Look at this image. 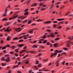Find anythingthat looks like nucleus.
Returning <instances> with one entry per match:
<instances>
[{"mask_svg": "<svg viewBox=\"0 0 73 73\" xmlns=\"http://www.w3.org/2000/svg\"><path fill=\"white\" fill-rule=\"evenodd\" d=\"M58 22L57 21H53V23H54V24H55L56 23H57Z\"/></svg>", "mask_w": 73, "mask_h": 73, "instance_id": "nucleus-31", "label": "nucleus"}, {"mask_svg": "<svg viewBox=\"0 0 73 73\" xmlns=\"http://www.w3.org/2000/svg\"><path fill=\"white\" fill-rule=\"evenodd\" d=\"M11 49H15L16 48V47L15 46H12L11 47Z\"/></svg>", "mask_w": 73, "mask_h": 73, "instance_id": "nucleus-8", "label": "nucleus"}, {"mask_svg": "<svg viewBox=\"0 0 73 73\" xmlns=\"http://www.w3.org/2000/svg\"><path fill=\"white\" fill-rule=\"evenodd\" d=\"M1 60L2 61H4V60H5V58H4V57H3V58H2L1 59Z\"/></svg>", "mask_w": 73, "mask_h": 73, "instance_id": "nucleus-34", "label": "nucleus"}, {"mask_svg": "<svg viewBox=\"0 0 73 73\" xmlns=\"http://www.w3.org/2000/svg\"><path fill=\"white\" fill-rule=\"evenodd\" d=\"M25 64H29V60H26L25 61Z\"/></svg>", "mask_w": 73, "mask_h": 73, "instance_id": "nucleus-17", "label": "nucleus"}, {"mask_svg": "<svg viewBox=\"0 0 73 73\" xmlns=\"http://www.w3.org/2000/svg\"><path fill=\"white\" fill-rule=\"evenodd\" d=\"M40 47L42 49H44V48H45V47H44V46H40Z\"/></svg>", "mask_w": 73, "mask_h": 73, "instance_id": "nucleus-39", "label": "nucleus"}, {"mask_svg": "<svg viewBox=\"0 0 73 73\" xmlns=\"http://www.w3.org/2000/svg\"><path fill=\"white\" fill-rule=\"evenodd\" d=\"M20 29H21V28H20V27L17 28L15 29V31H17V32H18V31H19H19V30H20Z\"/></svg>", "mask_w": 73, "mask_h": 73, "instance_id": "nucleus-9", "label": "nucleus"}, {"mask_svg": "<svg viewBox=\"0 0 73 73\" xmlns=\"http://www.w3.org/2000/svg\"><path fill=\"white\" fill-rule=\"evenodd\" d=\"M24 45V44H18V46L19 48H21L22 46H23Z\"/></svg>", "mask_w": 73, "mask_h": 73, "instance_id": "nucleus-11", "label": "nucleus"}, {"mask_svg": "<svg viewBox=\"0 0 73 73\" xmlns=\"http://www.w3.org/2000/svg\"><path fill=\"white\" fill-rule=\"evenodd\" d=\"M19 67V66H18L17 65H16V66H14V67H13V69H14V68H17V67Z\"/></svg>", "mask_w": 73, "mask_h": 73, "instance_id": "nucleus-27", "label": "nucleus"}, {"mask_svg": "<svg viewBox=\"0 0 73 73\" xmlns=\"http://www.w3.org/2000/svg\"><path fill=\"white\" fill-rule=\"evenodd\" d=\"M34 30H35V29H32L31 30H30L29 31V33H31V34H32L33 33V31H34Z\"/></svg>", "mask_w": 73, "mask_h": 73, "instance_id": "nucleus-3", "label": "nucleus"}, {"mask_svg": "<svg viewBox=\"0 0 73 73\" xmlns=\"http://www.w3.org/2000/svg\"><path fill=\"white\" fill-rule=\"evenodd\" d=\"M32 22V20H29L28 23V24H31Z\"/></svg>", "mask_w": 73, "mask_h": 73, "instance_id": "nucleus-16", "label": "nucleus"}, {"mask_svg": "<svg viewBox=\"0 0 73 73\" xmlns=\"http://www.w3.org/2000/svg\"><path fill=\"white\" fill-rule=\"evenodd\" d=\"M18 49H15V51L16 52H18Z\"/></svg>", "mask_w": 73, "mask_h": 73, "instance_id": "nucleus-56", "label": "nucleus"}, {"mask_svg": "<svg viewBox=\"0 0 73 73\" xmlns=\"http://www.w3.org/2000/svg\"><path fill=\"white\" fill-rule=\"evenodd\" d=\"M56 66H59V63H55Z\"/></svg>", "mask_w": 73, "mask_h": 73, "instance_id": "nucleus-46", "label": "nucleus"}, {"mask_svg": "<svg viewBox=\"0 0 73 73\" xmlns=\"http://www.w3.org/2000/svg\"><path fill=\"white\" fill-rule=\"evenodd\" d=\"M68 40H72V37H71L70 36H68Z\"/></svg>", "mask_w": 73, "mask_h": 73, "instance_id": "nucleus-18", "label": "nucleus"}, {"mask_svg": "<svg viewBox=\"0 0 73 73\" xmlns=\"http://www.w3.org/2000/svg\"><path fill=\"white\" fill-rule=\"evenodd\" d=\"M38 63H39V61L38 60H36L35 63L36 64H38Z\"/></svg>", "mask_w": 73, "mask_h": 73, "instance_id": "nucleus-33", "label": "nucleus"}, {"mask_svg": "<svg viewBox=\"0 0 73 73\" xmlns=\"http://www.w3.org/2000/svg\"><path fill=\"white\" fill-rule=\"evenodd\" d=\"M17 39H18V37H16L15 38H13V40H17Z\"/></svg>", "mask_w": 73, "mask_h": 73, "instance_id": "nucleus-30", "label": "nucleus"}, {"mask_svg": "<svg viewBox=\"0 0 73 73\" xmlns=\"http://www.w3.org/2000/svg\"><path fill=\"white\" fill-rule=\"evenodd\" d=\"M57 27V25H53V27H54V28H55V27Z\"/></svg>", "mask_w": 73, "mask_h": 73, "instance_id": "nucleus-63", "label": "nucleus"}, {"mask_svg": "<svg viewBox=\"0 0 73 73\" xmlns=\"http://www.w3.org/2000/svg\"><path fill=\"white\" fill-rule=\"evenodd\" d=\"M5 48H6V46H4V47H3V48H2V49L3 50H4V49H5Z\"/></svg>", "mask_w": 73, "mask_h": 73, "instance_id": "nucleus-50", "label": "nucleus"}, {"mask_svg": "<svg viewBox=\"0 0 73 73\" xmlns=\"http://www.w3.org/2000/svg\"><path fill=\"white\" fill-rule=\"evenodd\" d=\"M47 31H48V32H52V31L50 30L47 29Z\"/></svg>", "mask_w": 73, "mask_h": 73, "instance_id": "nucleus-37", "label": "nucleus"}, {"mask_svg": "<svg viewBox=\"0 0 73 73\" xmlns=\"http://www.w3.org/2000/svg\"><path fill=\"white\" fill-rule=\"evenodd\" d=\"M59 39H60V37H58V38H56L55 39V40H59Z\"/></svg>", "mask_w": 73, "mask_h": 73, "instance_id": "nucleus-36", "label": "nucleus"}, {"mask_svg": "<svg viewBox=\"0 0 73 73\" xmlns=\"http://www.w3.org/2000/svg\"><path fill=\"white\" fill-rule=\"evenodd\" d=\"M46 37V36L45 35H44L43 37V38H45Z\"/></svg>", "mask_w": 73, "mask_h": 73, "instance_id": "nucleus-61", "label": "nucleus"}, {"mask_svg": "<svg viewBox=\"0 0 73 73\" xmlns=\"http://www.w3.org/2000/svg\"><path fill=\"white\" fill-rule=\"evenodd\" d=\"M28 20L27 19L25 20V21H24L22 22L23 23H26V21H27Z\"/></svg>", "mask_w": 73, "mask_h": 73, "instance_id": "nucleus-45", "label": "nucleus"}, {"mask_svg": "<svg viewBox=\"0 0 73 73\" xmlns=\"http://www.w3.org/2000/svg\"><path fill=\"white\" fill-rule=\"evenodd\" d=\"M3 16H7V12H5L3 15Z\"/></svg>", "mask_w": 73, "mask_h": 73, "instance_id": "nucleus-19", "label": "nucleus"}, {"mask_svg": "<svg viewBox=\"0 0 73 73\" xmlns=\"http://www.w3.org/2000/svg\"><path fill=\"white\" fill-rule=\"evenodd\" d=\"M44 61H47L48 60V59H43Z\"/></svg>", "mask_w": 73, "mask_h": 73, "instance_id": "nucleus-40", "label": "nucleus"}, {"mask_svg": "<svg viewBox=\"0 0 73 73\" xmlns=\"http://www.w3.org/2000/svg\"><path fill=\"white\" fill-rule=\"evenodd\" d=\"M67 45L68 47H70V46H71V45H70V44L69 43H68L67 44Z\"/></svg>", "mask_w": 73, "mask_h": 73, "instance_id": "nucleus-23", "label": "nucleus"}, {"mask_svg": "<svg viewBox=\"0 0 73 73\" xmlns=\"http://www.w3.org/2000/svg\"><path fill=\"white\" fill-rule=\"evenodd\" d=\"M14 55L15 56H16V57H17V56H18V54L17 53L15 54Z\"/></svg>", "mask_w": 73, "mask_h": 73, "instance_id": "nucleus-52", "label": "nucleus"}, {"mask_svg": "<svg viewBox=\"0 0 73 73\" xmlns=\"http://www.w3.org/2000/svg\"><path fill=\"white\" fill-rule=\"evenodd\" d=\"M24 15H28V11H27L25 12L24 13Z\"/></svg>", "mask_w": 73, "mask_h": 73, "instance_id": "nucleus-26", "label": "nucleus"}, {"mask_svg": "<svg viewBox=\"0 0 73 73\" xmlns=\"http://www.w3.org/2000/svg\"><path fill=\"white\" fill-rule=\"evenodd\" d=\"M62 28V27L60 26H59L58 27V29H60Z\"/></svg>", "mask_w": 73, "mask_h": 73, "instance_id": "nucleus-24", "label": "nucleus"}, {"mask_svg": "<svg viewBox=\"0 0 73 73\" xmlns=\"http://www.w3.org/2000/svg\"><path fill=\"white\" fill-rule=\"evenodd\" d=\"M65 61H64L63 62H62V65H64L65 64Z\"/></svg>", "mask_w": 73, "mask_h": 73, "instance_id": "nucleus-41", "label": "nucleus"}, {"mask_svg": "<svg viewBox=\"0 0 73 73\" xmlns=\"http://www.w3.org/2000/svg\"><path fill=\"white\" fill-rule=\"evenodd\" d=\"M55 52L54 54H53V56H55V55H56V54H57V53H58V52H56V51H55Z\"/></svg>", "mask_w": 73, "mask_h": 73, "instance_id": "nucleus-25", "label": "nucleus"}, {"mask_svg": "<svg viewBox=\"0 0 73 73\" xmlns=\"http://www.w3.org/2000/svg\"><path fill=\"white\" fill-rule=\"evenodd\" d=\"M24 40H19V42H23Z\"/></svg>", "mask_w": 73, "mask_h": 73, "instance_id": "nucleus-47", "label": "nucleus"}, {"mask_svg": "<svg viewBox=\"0 0 73 73\" xmlns=\"http://www.w3.org/2000/svg\"><path fill=\"white\" fill-rule=\"evenodd\" d=\"M3 42H3V39H2L1 41V44H3Z\"/></svg>", "mask_w": 73, "mask_h": 73, "instance_id": "nucleus-43", "label": "nucleus"}, {"mask_svg": "<svg viewBox=\"0 0 73 73\" xmlns=\"http://www.w3.org/2000/svg\"><path fill=\"white\" fill-rule=\"evenodd\" d=\"M50 36L51 37H54V34L53 33H51L50 34Z\"/></svg>", "mask_w": 73, "mask_h": 73, "instance_id": "nucleus-2", "label": "nucleus"}, {"mask_svg": "<svg viewBox=\"0 0 73 73\" xmlns=\"http://www.w3.org/2000/svg\"><path fill=\"white\" fill-rule=\"evenodd\" d=\"M37 47H38V46L37 45H34L33 46V48H37Z\"/></svg>", "mask_w": 73, "mask_h": 73, "instance_id": "nucleus-21", "label": "nucleus"}, {"mask_svg": "<svg viewBox=\"0 0 73 73\" xmlns=\"http://www.w3.org/2000/svg\"><path fill=\"white\" fill-rule=\"evenodd\" d=\"M57 20L60 21H62V20H64V19H57Z\"/></svg>", "mask_w": 73, "mask_h": 73, "instance_id": "nucleus-10", "label": "nucleus"}, {"mask_svg": "<svg viewBox=\"0 0 73 73\" xmlns=\"http://www.w3.org/2000/svg\"><path fill=\"white\" fill-rule=\"evenodd\" d=\"M9 27H8V28L6 29V30L5 29V28H4L3 29L4 30L5 32L6 31L8 33H9V32H10L12 31V29H9Z\"/></svg>", "mask_w": 73, "mask_h": 73, "instance_id": "nucleus-1", "label": "nucleus"}, {"mask_svg": "<svg viewBox=\"0 0 73 73\" xmlns=\"http://www.w3.org/2000/svg\"><path fill=\"white\" fill-rule=\"evenodd\" d=\"M53 53H52L51 55V57L52 58V57H53Z\"/></svg>", "mask_w": 73, "mask_h": 73, "instance_id": "nucleus-57", "label": "nucleus"}, {"mask_svg": "<svg viewBox=\"0 0 73 73\" xmlns=\"http://www.w3.org/2000/svg\"><path fill=\"white\" fill-rule=\"evenodd\" d=\"M19 16V15H17V14H15L14 15V16L13 17V19H16V18H17Z\"/></svg>", "mask_w": 73, "mask_h": 73, "instance_id": "nucleus-4", "label": "nucleus"}, {"mask_svg": "<svg viewBox=\"0 0 73 73\" xmlns=\"http://www.w3.org/2000/svg\"><path fill=\"white\" fill-rule=\"evenodd\" d=\"M21 21L20 20V19H18V23H20V22H21Z\"/></svg>", "mask_w": 73, "mask_h": 73, "instance_id": "nucleus-62", "label": "nucleus"}, {"mask_svg": "<svg viewBox=\"0 0 73 73\" xmlns=\"http://www.w3.org/2000/svg\"><path fill=\"white\" fill-rule=\"evenodd\" d=\"M36 24L35 23H33L31 24L32 26H34V25H36Z\"/></svg>", "mask_w": 73, "mask_h": 73, "instance_id": "nucleus-48", "label": "nucleus"}, {"mask_svg": "<svg viewBox=\"0 0 73 73\" xmlns=\"http://www.w3.org/2000/svg\"><path fill=\"white\" fill-rule=\"evenodd\" d=\"M64 5H62L60 7V8L62 9V8H64Z\"/></svg>", "mask_w": 73, "mask_h": 73, "instance_id": "nucleus-54", "label": "nucleus"}, {"mask_svg": "<svg viewBox=\"0 0 73 73\" xmlns=\"http://www.w3.org/2000/svg\"><path fill=\"white\" fill-rule=\"evenodd\" d=\"M55 52H58V53H62V52L63 51L62 50H60L58 51V50H56Z\"/></svg>", "mask_w": 73, "mask_h": 73, "instance_id": "nucleus-7", "label": "nucleus"}, {"mask_svg": "<svg viewBox=\"0 0 73 73\" xmlns=\"http://www.w3.org/2000/svg\"><path fill=\"white\" fill-rule=\"evenodd\" d=\"M37 40H34L33 41V43L34 44H35L37 42Z\"/></svg>", "mask_w": 73, "mask_h": 73, "instance_id": "nucleus-42", "label": "nucleus"}, {"mask_svg": "<svg viewBox=\"0 0 73 73\" xmlns=\"http://www.w3.org/2000/svg\"><path fill=\"white\" fill-rule=\"evenodd\" d=\"M70 1L73 4V0H70Z\"/></svg>", "mask_w": 73, "mask_h": 73, "instance_id": "nucleus-59", "label": "nucleus"}, {"mask_svg": "<svg viewBox=\"0 0 73 73\" xmlns=\"http://www.w3.org/2000/svg\"><path fill=\"white\" fill-rule=\"evenodd\" d=\"M18 19H23V16H18Z\"/></svg>", "mask_w": 73, "mask_h": 73, "instance_id": "nucleus-28", "label": "nucleus"}, {"mask_svg": "<svg viewBox=\"0 0 73 73\" xmlns=\"http://www.w3.org/2000/svg\"><path fill=\"white\" fill-rule=\"evenodd\" d=\"M64 50H68V48H64Z\"/></svg>", "mask_w": 73, "mask_h": 73, "instance_id": "nucleus-64", "label": "nucleus"}, {"mask_svg": "<svg viewBox=\"0 0 73 73\" xmlns=\"http://www.w3.org/2000/svg\"><path fill=\"white\" fill-rule=\"evenodd\" d=\"M28 10H29V9H26L25 10L24 12H27V11H28Z\"/></svg>", "mask_w": 73, "mask_h": 73, "instance_id": "nucleus-60", "label": "nucleus"}, {"mask_svg": "<svg viewBox=\"0 0 73 73\" xmlns=\"http://www.w3.org/2000/svg\"><path fill=\"white\" fill-rule=\"evenodd\" d=\"M6 47H9V48H11V46H10V45H9V44H7L6 46Z\"/></svg>", "mask_w": 73, "mask_h": 73, "instance_id": "nucleus-32", "label": "nucleus"}, {"mask_svg": "<svg viewBox=\"0 0 73 73\" xmlns=\"http://www.w3.org/2000/svg\"><path fill=\"white\" fill-rule=\"evenodd\" d=\"M45 9H45V8L43 9L42 8H41L40 9V10H41L42 11H44V10H45Z\"/></svg>", "mask_w": 73, "mask_h": 73, "instance_id": "nucleus-38", "label": "nucleus"}, {"mask_svg": "<svg viewBox=\"0 0 73 73\" xmlns=\"http://www.w3.org/2000/svg\"><path fill=\"white\" fill-rule=\"evenodd\" d=\"M8 21V19L6 18H5L3 19L2 21Z\"/></svg>", "mask_w": 73, "mask_h": 73, "instance_id": "nucleus-12", "label": "nucleus"}, {"mask_svg": "<svg viewBox=\"0 0 73 73\" xmlns=\"http://www.w3.org/2000/svg\"><path fill=\"white\" fill-rule=\"evenodd\" d=\"M23 38V36H20L18 38V40H19V39H21V38Z\"/></svg>", "mask_w": 73, "mask_h": 73, "instance_id": "nucleus-53", "label": "nucleus"}, {"mask_svg": "<svg viewBox=\"0 0 73 73\" xmlns=\"http://www.w3.org/2000/svg\"><path fill=\"white\" fill-rule=\"evenodd\" d=\"M53 5H54L53 4H51V5L50 6V7L51 8H52L53 7Z\"/></svg>", "mask_w": 73, "mask_h": 73, "instance_id": "nucleus-49", "label": "nucleus"}, {"mask_svg": "<svg viewBox=\"0 0 73 73\" xmlns=\"http://www.w3.org/2000/svg\"><path fill=\"white\" fill-rule=\"evenodd\" d=\"M50 43H49V42H48L47 43V45H50Z\"/></svg>", "mask_w": 73, "mask_h": 73, "instance_id": "nucleus-58", "label": "nucleus"}, {"mask_svg": "<svg viewBox=\"0 0 73 73\" xmlns=\"http://www.w3.org/2000/svg\"><path fill=\"white\" fill-rule=\"evenodd\" d=\"M23 53H24V52H23V50H22L20 52H19V53H20V54H21Z\"/></svg>", "mask_w": 73, "mask_h": 73, "instance_id": "nucleus-44", "label": "nucleus"}, {"mask_svg": "<svg viewBox=\"0 0 73 73\" xmlns=\"http://www.w3.org/2000/svg\"><path fill=\"white\" fill-rule=\"evenodd\" d=\"M37 5V4L36 3H33L31 5V7H33V6H36Z\"/></svg>", "mask_w": 73, "mask_h": 73, "instance_id": "nucleus-14", "label": "nucleus"}, {"mask_svg": "<svg viewBox=\"0 0 73 73\" xmlns=\"http://www.w3.org/2000/svg\"><path fill=\"white\" fill-rule=\"evenodd\" d=\"M11 24L10 23L8 22L6 24L4 25V26H8V25H9V24Z\"/></svg>", "mask_w": 73, "mask_h": 73, "instance_id": "nucleus-13", "label": "nucleus"}, {"mask_svg": "<svg viewBox=\"0 0 73 73\" xmlns=\"http://www.w3.org/2000/svg\"><path fill=\"white\" fill-rule=\"evenodd\" d=\"M28 53H31V54H32V53H36V51H28Z\"/></svg>", "mask_w": 73, "mask_h": 73, "instance_id": "nucleus-6", "label": "nucleus"}, {"mask_svg": "<svg viewBox=\"0 0 73 73\" xmlns=\"http://www.w3.org/2000/svg\"><path fill=\"white\" fill-rule=\"evenodd\" d=\"M38 1H39V2H41V1H46V0H38Z\"/></svg>", "mask_w": 73, "mask_h": 73, "instance_id": "nucleus-29", "label": "nucleus"}, {"mask_svg": "<svg viewBox=\"0 0 73 73\" xmlns=\"http://www.w3.org/2000/svg\"><path fill=\"white\" fill-rule=\"evenodd\" d=\"M46 42H47V40H44V41L42 42V43L43 44H46Z\"/></svg>", "mask_w": 73, "mask_h": 73, "instance_id": "nucleus-22", "label": "nucleus"}, {"mask_svg": "<svg viewBox=\"0 0 73 73\" xmlns=\"http://www.w3.org/2000/svg\"><path fill=\"white\" fill-rule=\"evenodd\" d=\"M58 45V43H55L54 44V46L55 47H56V46H57Z\"/></svg>", "mask_w": 73, "mask_h": 73, "instance_id": "nucleus-20", "label": "nucleus"}, {"mask_svg": "<svg viewBox=\"0 0 73 73\" xmlns=\"http://www.w3.org/2000/svg\"><path fill=\"white\" fill-rule=\"evenodd\" d=\"M9 58H10V57H9L7 58V59L5 60V61L6 62H9V61H11V60H10V59H9Z\"/></svg>", "mask_w": 73, "mask_h": 73, "instance_id": "nucleus-5", "label": "nucleus"}, {"mask_svg": "<svg viewBox=\"0 0 73 73\" xmlns=\"http://www.w3.org/2000/svg\"><path fill=\"white\" fill-rule=\"evenodd\" d=\"M8 37L7 38V41H9L10 40V38H11V37L9 36H8Z\"/></svg>", "mask_w": 73, "mask_h": 73, "instance_id": "nucleus-15", "label": "nucleus"}, {"mask_svg": "<svg viewBox=\"0 0 73 73\" xmlns=\"http://www.w3.org/2000/svg\"><path fill=\"white\" fill-rule=\"evenodd\" d=\"M69 13H70L69 12H68L66 14V16H67L69 14Z\"/></svg>", "mask_w": 73, "mask_h": 73, "instance_id": "nucleus-51", "label": "nucleus"}, {"mask_svg": "<svg viewBox=\"0 0 73 73\" xmlns=\"http://www.w3.org/2000/svg\"><path fill=\"white\" fill-rule=\"evenodd\" d=\"M59 61H60V60H59L56 62L55 64L59 63L58 62H59Z\"/></svg>", "mask_w": 73, "mask_h": 73, "instance_id": "nucleus-55", "label": "nucleus"}, {"mask_svg": "<svg viewBox=\"0 0 73 73\" xmlns=\"http://www.w3.org/2000/svg\"><path fill=\"white\" fill-rule=\"evenodd\" d=\"M34 68H35V69H36V70H37L38 69V68H37V66H35Z\"/></svg>", "mask_w": 73, "mask_h": 73, "instance_id": "nucleus-35", "label": "nucleus"}]
</instances>
